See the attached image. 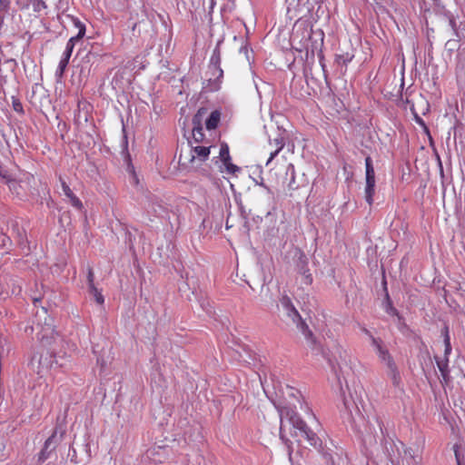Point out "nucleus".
<instances>
[{"label": "nucleus", "mask_w": 465, "mask_h": 465, "mask_svg": "<svg viewBox=\"0 0 465 465\" xmlns=\"http://www.w3.org/2000/svg\"><path fill=\"white\" fill-rule=\"evenodd\" d=\"M283 395L286 402L279 410L281 418V437H284L287 425H290L294 430L293 435L303 437L309 444L313 447L321 446V440L319 437L307 426L296 412L299 408L304 412L311 414L312 417L315 419L314 415L311 413L308 404L304 401L301 391L293 387L288 386L286 387Z\"/></svg>", "instance_id": "obj_1"}, {"label": "nucleus", "mask_w": 465, "mask_h": 465, "mask_svg": "<svg viewBox=\"0 0 465 465\" xmlns=\"http://www.w3.org/2000/svg\"><path fill=\"white\" fill-rule=\"evenodd\" d=\"M346 388L349 391V395L345 394L343 388L341 387L342 393V401L344 408L351 420V422L354 424L355 428L362 434L371 433V429L370 428V421L367 420L361 411V408H363L361 392L359 393L357 390L354 391L353 395L349 386L346 384Z\"/></svg>", "instance_id": "obj_2"}, {"label": "nucleus", "mask_w": 465, "mask_h": 465, "mask_svg": "<svg viewBox=\"0 0 465 465\" xmlns=\"http://www.w3.org/2000/svg\"><path fill=\"white\" fill-rule=\"evenodd\" d=\"M328 361L332 371L336 373L340 383H341V377L345 380L346 376H349L352 371L350 353L340 347L334 349L331 357L328 358Z\"/></svg>", "instance_id": "obj_3"}, {"label": "nucleus", "mask_w": 465, "mask_h": 465, "mask_svg": "<svg viewBox=\"0 0 465 465\" xmlns=\"http://www.w3.org/2000/svg\"><path fill=\"white\" fill-rule=\"evenodd\" d=\"M371 346L381 363L386 367L387 375L391 379L394 385H398L400 382V373L388 349L383 345L381 340L376 338H371Z\"/></svg>", "instance_id": "obj_4"}, {"label": "nucleus", "mask_w": 465, "mask_h": 465, "mask_svg": "<svg viewBox=\"0 0 465 465\" xmlns=\"http://www.w3.org/2000/svg\"><path fill=\"white\" fill-rule=\"evenodd\" d=\"M209 154V147L202 145L190 146L182 151L179 163L186 168H197L208 159Z\"/></svg>", "instance_id": "obj_5"}, {"label": "nucleus", "mask_w": 465, "mask_h": 465, "mask_svg": "<svg viewBox=\"0 0 465 465\" xmlns=\"http://www.w3.org/2000/svg\"><path fill=\"white\" fill-rule=\"evenodd\" d=\"M281 316L287 323H292L297 327L303 328V324L302 322V318L298 312V311L292 305L291 300L283 296L280 300V304L278 306Z\"/></svg>", "instance_id": "obj_6"}, {"label": "nucleus", "mask_w": 465, "mask_h": 465, "mask_svg": "<svg viewBox=\"0 0 465 465\" xmlns=\"http://www.w3.org/2000/svg\"><path fill=\"white\" fill-rule=\"evenodd\" d=\"M54 363H56L54 358L48 351L41 354L39 357L34 356L31 361L33 369L42 376L52 369Z\"/></svg>", "instance_id": "obj_7"}, {"label": "nucleus", "mask_w": 465, "mask_h": 465, "mask_svg": "<svg viewBox=\"0 0 465 465\" xmlns=\"http://www.w3.org/2000/svg\"><path fill=\"white\" fill-rule=\"evenodd\" d=\"M74 25L78 29V33L76 35L72 36L65 46V50L63 54V56L67 57L70 59L73 50L74 48L75 43L79 41L82 37H84L85 34V26L84 24H82L79 20H74Z\"/></svg>", "instance_id": "obj_8"}, {"label": "nucleus", "mask_w": 465, "mask_h": 465, "mask_svg": "<svg viewBox=\"0 0 465 465\" xmlns=\"http://www.w3.org/2000/svg\"><path fill=\"white\" fill-rule=\"evenodd\" d=\"M204 113V110L203 109H200L198 111V113L196 114V115L194 116L193 118V139L196 141V142H199L203 139V128L201 126H196V124H198L200 123V117L202 116V114Z\"/></svg>", "instance_id": "obj_9"}, {"label": "nucleus", "mask_w": 465, "mask_h": 465, "mask_svg": "<svg viewBox=\"0 0 465 465\" xmlns=\"http://www.w3.org/2000/svg\"><path fill=\"white\" fill-rule=\"evenodd\" d=\"M88 287H89V290L90 292L94 294V298H95V301L98 302V303H103L104 302V297L102 295V293L96 289V287L94 286V273L91 270H89L88 272Z\"/></svg>", "instance_id": "obj_10"}, {"label": "nucleus", "mask_w": 465, "mask_h": 465, "mask_svg": "<svg viewBox=\"0 0 465 465\" xmlns=\"http://www.w3.org/2000/svg\"><path fill=\"white\" fill-rule=\"evenodd\" d=\"M270 143L271 144L273 143L275 145L276 149L274 151L271 152L270 157L266 163L267 166L271 163L272 159L279 153V152L283 148L284 143H285L284 138L282 135H280V136L274 138L273 141L271 142Z\"/></svg>", "instance_id": "obj_11"}, {"label": "nucleus", "mask_w": 465, "mask_h": 465, "mask_svg": "<svg viewBox=\"0 0 465 465\" xmlns=\"http://www.w3.org/2000/svg\"><path fill=\"white\" fill-rule=\"evenodd\" d=\"M221 119V113L217 110L211 113L209 117L206 119L205 125L208 130H213L218 126Z\"/></svg>", "instance_id": "obj_12"}, {"label": "nucleus", "mask_w": 465, "mask_h": 465, "mask_svg": "<svg viewBox=\"0 0 465 465\" xmlns=\"http://www.w3.org/2000/svg\"><path fill=\"white\" fill-rule=\"evenodd\" d=\"M69 58L67 57H64V56H62L60 62H59V64L57 66V69H56V72H55V75L56 77L58 78H61L65 71V68L69 63Z\"/></svg>", "instance_id": "obj_13"}, {"label": "nucleus", "mask_w": 465, "mask_h": 465, "mask_svg": "<svg viewBox=\"0 0 465 465\" xmlns=\"http://www.w3.org/2000/svg\"><path fill=\"white\" fill-rule=\"evenodd\" d=\"M223 166L224 168L223 172L224 171L229 174H236L238 172H240V168L237 165L232 163L231 160L223 162Z\"/></svg>", "instance_id": "obj_14"}, {"label": "nucleus", "mask_w": 465, "mask_h": 465, "mask_svg": "<svg viewBox=\"0 0 465 465\" xmlns=\"http://www.w3.org/2000/svg\"><path fill=\"white\" fill-rule=\"evenodd\" d=\"M54 438V435L49 437L45 442V448L39 454V460L44 461L47 459L48 455L46 454V451L49 448H51V445L53 443V440Z\"/></svg>", "instance_id": "obj_15"}, {"label": "nucleus", "mask_w": 465, "mask_h": 465, "mask_svg": "<svg viewBox=\"0 0 465 465\" xmlns=\"http://www.w3.org/2000/svg\"><path fill=\"white\" fill-rule=\"evenodd\" d=\"M365 178H375V173L371 157L365 159Z\"/></svg>", "instance_id": "obj_16"}, {"label": "nucleus", "mask_w": 465, "mask_h": 465, "mask_svg": "<svg viewBox=\"0 0 465 465\" xmlns=\"http://www.w3.org/2000/svg\"><path fill=\"white\" fill-rule=\"evenodd\" d=\"M220 159L222 163L231 160L229 147L227 144H222L219 152Z\"/></svg>", "instance_id": "obj_17"}, {"label": "nucleus", "mask_w": 465, "mask_h": 465, "mask_svg": "<svg viewBox=\"0 0 465 465\" xmlns=\"http://www.w3.org/2000/svg\"><path fill=\"white\" fill-rule=\"evenodd\" d=\"M375 193V187L365 185V200L371 205L373 203V195Z\"/></svg>", "instance_id": "obj_18"}, {"label": "nucleus", "mask_w": 465, "mask_h": 465, "mask_svg": "<svg viewBox=\"0 0 465 465\" xmlns=\"http://www.w3.org/2000/svg\"><path fill=\"white\" fill-rule=\"evenodd\" d=\"M62 187H63V192L68 198H71L73 195H74L73 193V192L71 191V189L69 188V186L65 183H62Z\"/></svg>", "instance_id": "obj_19"}, {"label": "nucleus", "mask_w": 465, "mask_h": 465, "mask_svg": "<svg viewBox=\"0 0 465 465\" xmlns=\"http://www.w3.org/2000/svg\"><path fill=\"white\" fill-rule=\"evenodd\" d=\"M69 199H70V202H71L72 205H74L76 208H81L82 203L80 202V200L75 195H73Z\"/></svg>", "instance_id": "obj_20"}, {"label": "nucleus", "mask_w": 465, "mask_h": 465, "mask_svg": "<svg viewBox=\"0 0 465 465\" xmlns=\"http://www.w3.org/2000/svg\"><path fill=\"white\" fill-rule=\"evenodd\" d=\"M0 177L3 179H5L7 183L11 182V179L9 178L7 172L5 170H4L1 166H0Z\"/></svg>", "instance_id": "obj_21"}, {"label": "nucleus", "mask_w": 465, "mask_h": 465, "mask_svg": "<svg viewBox=\"0 0 465 465\" xmlns=\"http://www.w3.org/2000/svg\"><path fill=\"white\" fill-rule=\"evenodd\" d=\"M361 331L369 337L370 341L371 342V338H374L373 335L370 332V331L364 326H360Z\"/></svg>", "instance_id": "obj_22"}, {"label": "nucleus", "mask_w": 465, "mask_h": 465, "mask_svg": "<svg viewBox=\"0 0 465 465\" xmlns=\"http://www.w3.org/2000/svg\"><path fill=\"white\" fill-rule=\"evenodd\" d=\"M301 271H302V272L303 273V275L305 277V282L306 283H311L312 282L311 274H307L306 273L307 272H306V270H304L303 266H302Z\"/></svg>", "instance_id": "obj_23"}, {"label": "nucleus", "mask_w": 465, "mask_h": 465, "mask_svg": "<svg viewBox=\"0 0 465 465\" xmlns=\"http://www.w3.org/2000/svg\"><path fill=\"white\" fill-rule=\"evenodd\" d=\"M154 452H155V449L150 450L147 451V456L149 458H152L153 460V461H155V462H161V460L153 458Z\"/></svg>", "instance_id": "obj_24"}, {"label": "nucleus", "mask_w": 465, "mask_h": 465, "mask_svg": "<svg viewBox=\"0 0 465 465\" xmlns=\"http://www.w3.org/2000/svg\"><path fill=\"white\" fill-rule=\"evenodd\" d=\"M44 6V3L42 0H35V10H40L41 7Z\"/></svg>", "instance_id": "obj_25"}, {"label": "nucleus", "mask_w": 465, "mask_h": 465, "mask_svg": "<svg viewBox=\"0 0 465 465\" xmlns=\"http://www.w3.org/2000/svg\"><path fill=\"white\" fill-rule=\"evenodd\" d=\"M366 185L375 187V178H366Z\"/></svg>", "instance_id": "obj_26"}, {"label": "nucleus", "mask_w": 465, "mask_h": 465, "mask_svg": "<svg viewBox=\"0 0 465 465\" xmlns=\"http://www.w3.org/2000/svg\"><path fill=\"white\" fill-rule=\"evenodd\" d=\"M454 452H455V457H456L458 465H462L460 458L458 454L457 446L454 447Z\"/></svg>", "instance_id": "obj_27"}, {"label": "nucleus", "mask_w": 465, "mask_h": 465, "mask_svg": "<svg viewBox=\"0 0 465 465\" xmlns=\"http://www.w3.org/2000/svg\"><path fill=\"white\" fill-rule=\"evenodd\" d=\"M297 254L299 256V260L301 261V262L304 263L305 262V261H304L305 256L303 255V253H302L301 252H297Z\"/></svg>", "instance_id": "obj_28"}, {"label": "nucleus", "mask_w": 465, "mask_h": 465, "mask_svg": "<svg viewBox=\"0 0 465 465\" xmlns=\"http://www.w3.org/2000/svg\"><path fill=\"white\" fill-rule=\"evenodd\" d=\"M290 169L292 170V182H293L294 181V175H293L294 170H293V166L292 164H289V166H288V170H290Z\"/></svg>", "instance_id": "obj_29"}, {"label": "nucleus", "mask_w": 465, "mask_h": 465, "mask_svg": "<svg viewBox=\"0 0 465 465\" xmlns=\"http://www.w3.org/2000/svg\"><path fill=\"white\" fill-rule=\"evenodd\" d=\"M71 456V460H74V459H76L75 457V450L73 449L72 450V453L69 454Z\"/></svg>", "instance_id": "obj_30"}, {"label": "nucleus", "mask_w": 465, "mask_h": 465, "mask_svg": "<svg viewBox=\"0 0 465 465\" xmlns=\"http://www.w3.org/2000/svg\"><path fill=\"white\" fill-rule=\"evenodd\" d=\"M14 108H15V111H20L22 106H21L20 104H14Z\"/></svg>", "instance_id": "obj_31"}, {"label": "nucleus", "mask_w": 465, "mask_h": 465, "mask_svg": "<svg viewBox=\"0 0 465 465\" xmlns=\"http://www.w3.org/2000/svg\"><path fill=\"white\" fill-rule=\"evenodd\" d=\"M45 331H46V332H52V331H53V329H52V327H51V325H50V324H47V325H46Z\"/></svg>", "instance_id": "obj_32"}, {"label": "nucleus", "mask_w": 465, "mask_h": 465, "mask_svg": "<svg viewBox=\"0 0 465 465\" xmlns=\"http://www.w3.org/2000/svg\"><path fill=\"white\" fill-rule=\"evenodd\" d=\"M439 368H440V371L442 372V374L444 375V366H441L440 364H439Z\"/></svg>", "instance_id": "obj_33"}, {"label": "nucleus", "mask_w": 465, "mask_h": 465, "mask_svg": "<svg viewBox=\"0 0 465 465\" xmlns=\"http://www.w3.org/2000/svg\"><path fill=\"white\" fill-rule=\"evenodd\" d=\"M82 462V460L78 461V460H75V463L76 464H80Z\"/></svg>", "instance_id": "obj_34"}]
</instances>
